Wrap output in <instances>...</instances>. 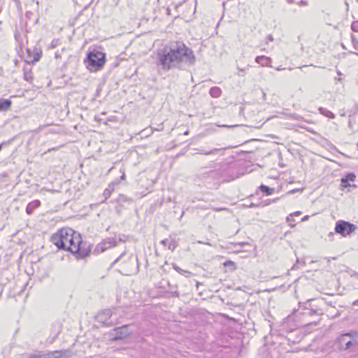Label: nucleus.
I'll return each instance as SVG.
<instances>
[{"mask_svg":"<svg viewBox=\"0 0 358 358\" xmlns=\"http://www.w3.org/2000/svg\"><path fill=\"white\" fill-rule=\"evenodd\" d=\"M157 64L164 70L178 67L181 62L192 64L195 57L191 49L181 42L171 43L157 50Z\"/></svg>","mask_w":358,"mask_h":358,"instance_id":"obj_1","label":"nucleus"},{"mask_svg":"<svg viewBox=\"0 0 358 358\" xmlns=\"http://www.w3.org/2000/svg\"><path fill=\"white\" fill-rule=\"evenodd\" d=\"M51 242L59 249L73 254L77 259H83L89 255L91 245L82 240L80 234L71 228L57 230L51 237Z\"/></svg>","mask_w":358,"mask_h":358,"instance_id":"obj_2","label":"nucleus"},{"mask_svg":"<svg viewBox=\"0 0 358 358\" xmlns=\"http://www.w3.org/2000/svg\"><path fill=\"white\" fill-rule=\"evenodd\" d=\"M217 170L220 182H229L243 175V169L238 162L223 164Z\"/></svg>","mask_w":358,"mask_h":358,"instance_id":"obj_3","label":"nucleus"},{"mask_svg":"<svg viewBox=\"0 0 358 358\" xmlns=\"http://www.w3.org/2000/svg\"><path fill=\"white\" fill-rule=\"evenodd\" d=\"M335 347L340 351H355L358 347V331H350L340 335L334 342Z\"/></svg>","mask_w":358,"mask_h":358,"instance_id":"obj_4","label":"nucleus"},{"mask_svg":"<svg viewBox=\"0 0 358 358\" xmlns=\"http://www.w3.org/2000/svg\"><path fill=\"white\" fill-rule=\"evenodd\" d=\"M105 62V53L96 50L90 52L85 60L86 67L91 71H97L101 69Z\"/></svg>","mask_w":358,"mask_h":358,"instance_id":"obj_5","label":"nucleus"},{"mask_svg":"<svg viewBox=\"0 0 358 358\" xmlns=\"http://www.w3.org/2000/svg\"><path fill=\"white\" fill-rule=\"evenodd\" d=\"M357 229V226L349 222L338 220L336 223L335 231L343 236L350 235Z\"/></svg>","mask_w":358,"mask_h":358,"instance_id":"obj_6","label":"nucleus"},{"mask_svg":"<svg viewBox=\"0 0 358 358\" xmlns=\"http://www.w3.org/2000/svg\"><path fill=\"white\" fill-rule=\"evenodd\" d=\"M229 121L227 124H218L219 127H243L245 120V113H228Z\"/></svg>","mask_w":358,"mask_h":358,"instance_id":"obj_7","label":"nucleus"},{"mask_svg":"<svg viewBox=\"0 0 358 358\" xmlns=\"http://www.w3.org/2000/svg\"><path fill=\"white\" fill-rule=\"evenodd\" d=\"M120 261H122V263L124 264L122 266L124 272L127 273L131 271V267H134L135 265V260L132 256H129L125 252H124L112 263V265H114Z\"/></svg>","mask_w":358,"mask_h":358,"instance_id":"obj_8","label":"nucleus"},{"mask_svg":"<svg viewBox=\"0 0 358 358\" xmlns=\"http://www.w3.org/2000/svg\"><path fill=\"white\" fill-rule=\"evenodd\" d=\"M206 185H218L220 181L218 179V173L217 169L208 172L203 173L199 176Z\"/></svg>","mask_w":358,"mask_h":358,"instance_id":"obj_9","label":"nucleus"},{"mask_svg":"<svg viewBox=\"0 0 358 358\" xmlns=\"http://www.w3.org/2000/svg\"><path fill=\"white\" fill-rule=\"evenodd\" d=\"M117 241L115 238H108L103 240L95 248L94 252L95 254H100L103 252L107 249L115 247L117 245Z\"/></svg>","mask_w":358,"mask_h":358,"instance_id":"obj_10","label":"nucleus"},{"mask_svg":"<svg viewBox=\"0 0 358 358\" xmlns=\"http://www.w3.org/2000/svg\"><path fill=\"white\" fill-rule=\"evenodd\" d=\"M245 118L243 127L259 128L264 123L262 120H258V113H245Z\"/></svg>","mask_w":358,"mask_h":358,"instance_id":"obj_11","label":"nucleus"},{"mask_svg":"<svg viewBox=\"0 0 358 358\" xmlns=\"http://www.w3.org/2000/svg\"><path fill=\"white\" fill-rule=\"evenodd\" d=\"M106 113H98L94 115V120L99 122L103 123L104 124H107L110 126V122H115V117L114 116H111L110 117H106Z\"/></svg>","mask_w":358,"mask_h":358,"instance_id":"obj_12","label":"nucleus"},{"mask_svg":"<svg viewBox=\"0 0 358 358\" xmlns=\"http://www.w3.org/2000/svg\"><path fill=\"white\" fill-rule=\"evenodd\" d=\"M225 148H215L210 150H206L203 148H199L196 149L198 150V152L199 154L205 155H222L224 152V150H225Z\"/></svg>","mask_w":358,"mask_h":358,"instance_id":"obj_13","label":"nucleus"},{"mask_svg":"<svg viewBox=\"0 0 358 358\" xmlns=\"http://www.w3.org/2000/svg\"><path fill=\"white\" fill-rule=\"evenodd\" d=\"M111 315V310L106 309L99 313L97 317L99 322H103L104 324H107L108 320L110 318Z\"/></svg>","mask_w":358,"mask_h":358,"instance_id":"obj_14","label":"nucleus"},{"mask_svg":"<svg viewBox=\"0 0 358 358\" xmlns=\"http://www.w3.org/2000/svg\"><path fill=\"white\" fill-rule=\"evenodd\" d=\"M31 64L27 62L23 68L24 71V78L25 80L31 82L33 80V74L31 72Z\"/></svg>","mask_w":358,"mask_h":358,"instance_id":"obj_15","label":"nucleus"},{"mask_svg":"<svg viewBox=\"0 0 358 358\" xmlns=\"http://www.w3.org/2000/svg\"><path fill=\"white\" fill-rule=\"evenodd\" d=\"M41 205V202L38 200H34L31 202H29L26 208V212L28 215L32 214L34 210L39 207Z\"/></svg>","mask_w":358,"mask_h":358,"instance_id":"obj_16","label":"nucleus"},{"mask_svg":"<svg viewBox=\"0 0 358 358\" xmlns=\"http://www.w3.org/2000/svg\"><path fill=\"white\" fill-rule=\"evenodd\" d=\"M11 101L6 99H0V110H8L10 109Z\"/></svg>","mask_w":358,"mask_h":358,"instance_id":"obj_17","label":"nucleus"},{"mask_svg":"<svg viewBox=\"0 0 358 358\" xmlns=\"http://www.w3.org/2000/svg\"><path fill=\"white\" fill-rule=\"evenodd\" d=\"M59 350L43 352V358H61Z\"/></svg>","mask_w":358,"mask_h":358,"instance_id":"obj_18","label":"nucleus"},{"mask_svg":"<svg viewBox=\"0 0 358 358\" xmlns=\"http://www.w3.org/2000/svg\"><path fill=\"white\" fill-rule=\"evenodd\" d=\"M255 61L262 66H268L271 59L270 58L265 56H257L255 59Z\"/></svg>","mask_w":358,"mask_h":358,"instance_id":"obj_19","label":"nucleus"},{"mask_svg":"<svg viewBox=\"0 0 358 358\" xmlns=\"http://www.w3.org/2000/svg\"><path fill=\"white\" fill-rule=\"evenodd\" d=\"M209 94L213 98H219L222 95V90L218 87H213L210 90Z\"/></svg>","mask_w":358,"mask_h":358,"instance_id":"obj_20","label":"nucleus"},{"mask_svg":"<svg viewBox=\"0 0 358 358\" xmlns=\"http://www.w3.org/2000/svg\"><path fill=\"white\" fill-rule=\"evenodd\" d=\"M259 189L266 195H271L274 192V188L269 187L264 185H261Z\"/></svg>","mask_w":358,"mask_h":358,"instance_id":"obj_21","label":"nucleus"},{"mask_svg":"<svg viewBox=\"0 0 358 358\" xmlns=\"http://www.w3.org/2000/svg\"><path fill=\"white\" fill-rule=\"evenodd\" d=\"M118 183H119L118 181L114 182L111 185H109L108 188H106L104 190L103 196H105L106 199L108 198L110 196L112 191L114 189V185H117Z\"/></svg>","mask_w":358,"mask_h":358,"instance_id":"obj_22","label":"nucleus"},{"mask_svg":"<svg viewBox=\"0 0 358 358\" xmlns=\"http://www.w3.org/2000/svg\"><path fill=\"white\" fill-rule=\"evenodd\" d=\"M59 352V354H61V358H71L73 355L72 350L70 349L61 350Z\"/></svg>","mask_w":358,"mask_h":358,"instance_id":"obj_23","label":"nucleus"},{"mask_svg":"<svg viewBox=\"0 0 358 358\" xmlns=\"http://www.w3.org/2000/svg\"><path fill=\"white\" fill-rule=\"evenodd\" d=\"M173 268L178 272L181 275H183L186 277H189L190 275H191V272L188 271H185V270H183L182 268H180V267H178L177 265L174 264L173 265Z\"/></svg>","mask_w":358,"mask_h":358,"instance_id":"obj_24","label":"nucleus"},{"mask_svg":"<svg viewBox=\"0 0 358 358\" xmlns=\"http://www.w3.org/2000/svg\"><path fill=\"white\" fill-rule=\"evenodd\" d=\"M224 266H230L231 267V269L232 271L235 270L236 269V265H235V263L233 262L232 261H230V260H228V261H226L224 263Z\"/></svg>","mask_w":358,"mask_h":358,"instance_id":"obj_25","label":"nucleus"},{"mask_svg":"<svg viewBox=\"0 0 358 358\" xmlns=\"http://www.w3.org/2000/svg\"><path fill=\"white\" fill-rule=\"evenodd\" d=\"M287 222L291 227H294L295 225V224L292 223L293 222H294V220L293 219V214H290L289 216L287 217Z\"/></svg>","mask_w":358,"mask_h":358,"instance_id":"obj_26","label":"nucleus"},{"mask_svg":"<svg viewBox=\"0 0 358 358\" xmlns=\"http://www.w3.org/2000/svg\"><path fill=\"white\" fill-rule=\"evenodd\" d=\"M341 185L342 187H348L350 186L348 179H346V178H342Z\"/></svg>","mask_w":358,"mask_h":358,"instance_id":"obj_27","label":"nucleus"},{"mask_svg":"<svg viewBox=\"0 0 358 358\" xmlns=\"http://www.w3.org/2000/svg\"><path fill=\"white\" fill-rule=\"evenodd\" d=\"M351 29L355 32H358V21H354L351 24Z\"/></svg>","mask_w":358,"mask_h":358,"instance_id":"obj_28","label":"nucleus"},{"mask_svg":"<svg viewBox=\"0 0 358 358\" xmlns=\"http://www.w3.org/2000/svg\"><path fill=\"white\" fill-rule=\"evenodd\" d=\"M352 42L355 49L358 50V41L353 36H352Z\"/></svg>","mask_w":358,"mask_h":358,"instance_id":"obj_29","label":"nucleus"},{"mask_svg":"<svg viewBox=\"0 0 358 358\" xmlns=\"http://www.w3.org/2000/svg\"><path fill=\"white\" fill-rule=\"evenodd\" d=\"M277 200H278V199H273V200L267 199V200L264 201V202H262V206H265L269 205V204L271 203V202H275Z\"/></svg>","mask_w":358,"mask_h":358,"instance_id":"obj_30","label":"nucleus"},{"mask_svg":"<svg viewBox=\"0 0 358 358\" xmlns=\"http://www.w3.org/2000/svg\"><path fill=\"white\" fill-rule=\"evenodd\" d=\"M29 358H43V353L31 355Z\"/></svg>","mask_w":358,"mask_h":358,"instance_id":"obj_31","label":"nucleus"},{"mask_svg":"<svg viewBox=\"0 0 358 358\" xmlns=\"http://www.w3.org/2000/svg\"><path fill=\"white\" fill-rule=\"evenodd\" d=\"M346 179H348V181H354L355 179V176L353 173H350L346 176Z\"/></svg>","mask_w":358,"mask_h":358,"instance_id":"obj_32","label":"nucleus"},{"mask_svg":"<svg viewBox=\"0 0 358 358\" xmlns=\"http://www.w3.org/2000/svg\"><path fill=\"white\" fill-rule=\"evenodd\" d=\"M168 248L172 251L174 250L176 248L175 243H169Z\"/></svg>","mask_w":358,"mask_h":358,"instance_id":"obj_33","label":"nucleus"},{"mask_svg":"<svg viewBox=\"0 0 358 358\" xmlns=\"http://www.w3.org/2000/svg\"><path fill=\"white\" fill-rule=\"evenodd\" d=\"M40 59V55L38 53L36 54V55L34 56V60L33 62H37Z\"/></svg>","mask_w":358,"mask_h":358,"instance_id":"obj_34","label":"nucleus"},{"mask_svg":"<svg viewBox=\"0 0 358 358\" xmlns=\"http://www.w3.org/2000/svg\"><path fill=\"white\" fill-rule=\"evenodd\" d=\"M171 295L173 296H176V297H178L179 296V293L178 291H175V292H171Z\"/></svg>","mask_w":358,"mask_h":358,"instance_id":"obj_35","label":"nucleus"},{"mask_svg":"<svg viewBox=\"0 0 358 358\" xmlns=\"http://www.w3.org/2000/svg\"><path fill=\"white\" fill-rule=\"evenodd\" d=\"M118 241H119V242H125V241H126V238H125V236H124L123 238L120 237V238H119V239H118Z\"/></svg>","mask_w":358,"mask_h":358,"instance_id":"obj_36","label":"nucleus"},{"mask_svg":"<svg viewBox=\"0 0 358 358\" xmlns=\"http://www.w3.org/2000/svg\"><path fill=\"white\" fill-rule=\"evenodd\" d=\"M299 263H300L299 260V259H297V261H296V264H295L292 266V270L296 269V267H297V264H299Z\"/></svg>","mask_w":358,"mask_h":358,"instance_id":"obj_37","label":"nucleus"},{"mask_svg":"<svg viewBox=\"0 0 358 358\" xmlns=\"http://www.w3.org/2000/svg\"><path fill=\"white\" fill-rule=\"evenodd\" d=\"M266 39L269 41H273V38L271 35H268L266 38Z\"/></svg>","mask_w":358,"mask_h":358,"instance_id":"obj_38","label":"nucleus"},{"mask_svg":"<svg viewBox=\"0 0 358 358\" xmlns=\"http://www.w3.org/2000/svg\"><path fill=\"white\" fill-rule=\"evenodd\" d=\"M169 243V240L168 239H164L163 241H162V243L164 244L165 246H166V244Z\"/></svg>","mask_w":358,"mask_h":358,"instance_id":"obj_39","label":"nucleus"},{"mask_svg":"<svg viewBox=\"0 0 358 358\" xmlns=\"http://www.w3.org/2000/svg\"><path fill=\"white\" fill-rule=\"evenodd\" d=\"M326 115H327L330 118H334V115L333 113H325Z\"/></svg>","mask_w":358,"mask_h":358,"instance_id":"obj_40","label":"nucleus"},{"mask_svg":"<svg viewBox=\"0 0 358 358\" xmlns=\"http://www.w3.org/2000/svg\"><path fill=\"white\" fill-rule=\"evenodd\" d=\"M299 4L302 5V6H306L307 3H306V1L302 0L300 1Z\"/></svg>","mask_w":358,"mask_h":358,"instance_id":"obj_41","label":"nucleus"},{"mask_svg":"<svg viewBox=\"0 0 358 358\" xmlns=\"http://www.w3.org/2000/svg\"><path fill=\"white\" fill-rule=\"evenodd\" d=\"M309 216L308 215H306L304 216L302 219H301V221H306L308 219Z\"/></svg>","mask_w":358,"mask_h":358,"instance_id":"obj_42","label":"nucleus"},{"mask_svg":"<svg viewBox=\"0 0 358 358\" xmlns=\"http://www.w3.org/2000/svg\"><path fill=\"white\" fill-rule=\"evenodd\" d=\"M292 214H293V216L294 215H299L301 214V212L300 211H297V212H295V213H294Z\"/></svg>","mask_w":358,"mask_h":358,"instance_id":"obj_43","label":"nucleus"},{"mask_svg":"<svg viewBox=\"0 0 358 358\" xmlns=\"http://www.w3.org/2000/svg\"><path fill=\"white\" fill-rule=\"evenodd\" d=\"M124 179H125V174L123 173L120 177V180H124Z\"/></svg>","mask_w":358,"mask_h":358,"instance_id":"obj_44","label":"nucleus"},{"mask_svg":"<svg viewBox=\"0 0 358 358\" xmlns=\"http://www.w3.org/2000/svg\"><path fill=\"white\" fill-rule=\"evenodd\" d=\"M353 305L358 306V299L353 302Z\"/></svg>","mask_w":358,"mask_h":358,"instance_id":"obj_45","label":"nucleus"},{"mask_svg":"<svg viewBox=\"0 0 358 358\" xmlns=\"http://www.w3.org/2000/svg\"><path fill=\"white\" fill-rule=\"evenodd\" d=\"M254 206H256V205L252 203L249 206V207H250V208L254 207Z\"/></svg>","mask_w":358,"mask_h":358,"instance_id":"obj_46","label":"nucleus"},{"mask_svg":"<svg viewBox=\"0 0 358 358\" xmlns=\"http://www.w3.org/2000/svg\"><path fill=\"white\" fill-rule=\"evenodd\" d=\"M334 236V233H333V232H330V233L329 234V236Z\"/></svg>","mask_w":358,"mask_h":358,"instance_id":"obj_47","label":"nucleus"},{"mask_svg":"<svg viewBox=\"0 0 358 358\" xmlns=\"http://www.w3.org/2000/svg\"><path fill=\"white\" fill-rule=\"evenodd\" d=\"M188 134H189V131H185V135H187Z\"/></svg>","mask_w":358,"mask_h":358,"instance_id":"obj_48","label":"nucleus"},{"mask_svg":"<svg viewBox=\"0 0 358 358\" xmlns=\"http://www.w3.org/2000/svg\"><path fill=\"white\" fill-rule=\"evenodd\" d=\"M356 146H357V148L358 150V143H357Z\"/></svg>","mask_w":358,"mask_h":358,"instance_id":"obj_49","label":"nucleus"},{"mask_svg":"<svg viewBox=\"0 0 358 358\" xmlns=\"http://www.w3.org/2000/svg\"><path fill=\"white\" fill-rule=\"evenodd\" d=\"M357 110H358V106H357Z\"/></svg>","mask_w":358,"mask_h":358,"instance_id":"obj_50","label":"nucleus"}]
</instances>
